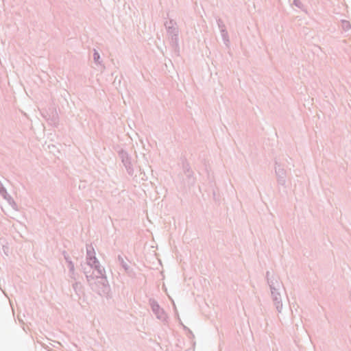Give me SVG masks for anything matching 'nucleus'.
I'll use <instances>...</instances> for the list:
<instances>
[{
	"label": "nucleus",
	"mask_w": 351,
	"mask_h": 351,
	"mask_svg": "<svg viewBox=\"0 0 351 351\" xmlns=\"http://www.w3.org/2000/svg\"><path fill=\"white\" fill-rule=\"evenodd\" d=\"M0 194L4 198H6V196L8 195L7 191H6L5 188L3 186V185H1V187L0 186Z\"/></svg>",
	"instance_id": "nucleus-22"
},
{
	"label": "nucleus",
	"mask_w": 351,
	"mask_h": 351,
	"mask_svg": "<svg viewBox=\"0 0 351 351\" xmlns=\"http://www.w3.org/2000/svg\"><path fill=\"white\" fill-rule=\"evenodd\" d=\"M17 319H18L19 323H22V319L20 317L19 315L17 316Z\"/></svg>",
	"instance_id": "nucleus-26"
},
{
	"label": "nucleus",
	"mask_w": 351,
	"mask_h": 351,
	"mask_svg": "<svg viewBox=\"0 0 351 351\" xmlns=\"http://www.w3.org/2000/svg\"><path fill=\"white\" fill-rule=\"evenodd\" d=\"M87 266L89 267L90 270L93 269L94 273L96 272V274L94 276L95 278L106 276L105 269L100 265L99 261L98 263L90 264Z\"/></svg>",
	"instance_id": "nucleus-12"
},
{
	"label": "nucleus",
	"mask_w": 351,
	"mask_h": 351,
	"mask_svg": "<svg viewBox=\"0 0 351 351\" xmlns=\"http://www.w3.org/2000/svg\"><path fill=\"white\" fill-rule=\"evenodd\" d=\"M288 164H290V160H287Z\"/></svg>",
	"instance_id": "nucleus-27"
},
{
	"label": "nucleus",
	"mask_w": 351,
	"mask_h": 351,
	"mask_svg": "<svg viewBox=\"0 0 351 351\" xmlns=\"http://www.w3.org/2000/svg\"><path fill=\"white\" fill-rule=\"evenodd\" d=\"M167 33L170 38V44L175 50L178 48V40H179V28L178 26L176 27H167L166 28Z\"/></svg>",
	"instance_id": "nucleus-2"
},
{
	"label": "nucleus",
	"mask_w": 351,
	"mask_h": 351,
	"mask_svg": "<svg viewBox=\"0 0 351 351\" xmlns=\"http://www.w3.org/2000/svg\"><path fill=\"white\" fill-rule=\"evenodd\" d=\"M73 289L75 293V298L80 299L83 294V287L80 282H75L73 284Z\"/></svg>",
	"instance_id": "nucleus-15"
},
{
	"label": "nucleus",
	"mask_w": 351,
	"mask_h": 351,
	"mask_svg": "<svg viewBox=\"0 0 351 351\" xmlns=\"http://www.w3.org/2000/svg\"><path fill=\"white\" fill-rule=\"evenodd\" d=\"M86 263L90 264L98 263V259L95 256V252L92 245L86 246Z\"/></svg>",
	"instance_id": "nucleus-8"
},
{
	"label": "nucleus",
	"mask_w": 351,
	"mask_h": 351,
	"mask_svg": "<svg viewBox=\"0 0 351 351\" xmlns=\"http://www.w3.org/2000/svg\"><path fill=\"white\" fill-rule=\"evenodd\" d=\"M95 278L97 280L96 283L99 287H100L101 291L104 293H108L110 290V285L108 284L106 276L96 277Z\"/></svg>",
	"instance_id": "nucleus-9"
},
{
	"label": "nucleus",
	"mask_w": 351,
	"mask_h": 351,
	"mask_svg": "<svg viewBox=\"0 0 351 351\" xmlns=\"http://www.w3.org/2000/svg\"><path fill=\"white\" fill-rule=\"evenodd\" d=\"M164 25L165 28H167V27H176L178 26L176 22L173 19H169V21H166L164 23Z\"/></svg>",
	"instance_id": "nucleus-20"
},
{
	"label": "nucleus",
	"mask_w": 351,
	"mask_h": 351,
	"mask_svg": "<svg viewBox=\"0 0 351 351\" xmlns=\"http://www.w3.org/2000/svg\"><path fill=\"white\" fill-rule=\"evenodd\" d=\"M119 156L121 159V162L125 168L126 169L128 173L130 176H132L134 173V169L131 162V157L130 156L128 153L123 149H121L119 152Z\"/></svg>",
	"instance_id": "nucleus-3"
},
{
	"label": "nucleus",
	"mask_w": 351,
	"mask_h": 351,
	"mask_svg": "<svg viewBox=\"0 0 351 351\" xmlns=\"http://www.w3.org/2000/svg\"><path fill=\"white\" fill-rule=\"evenodd\" d=\"M93 60H94V62L96 64H101V61L99 60H100V55H99V52L96 49H94Z\"/></svg>",
	"instance_id": "nucleus-19"
},
{
	"label": "nucleus",
	"mask_w": 351,
	"mask_h": 351,
	"mask_svg": "<svg viewBox=\"0 0 351 351\" xmlns=\"http://www.w3.org/2000/svg\"><path fill=\"white\" fill-rule=\"evenodd\" d=\"M117 262L120 266L124 269L125 272L130 277L135 275L134 270L130 267L127 258H123L121 255L119 254L117 256Z\"/></svg>",
	"instance_id": "nucleus-7"
},
{
	"label": "nucleus",
	"mask_w": 351,
	"mask_h": 351,
	"mask_svg": "<svg viewBox=\"0 0 351 351\" xmlns=\"http://www.w3.org/2000/svg\"><path fill=\"white\" fill-rule=\"evenodd\" d=\"M69 272H73L75 270L74 263L72 261H69L67 263Z\"/></svg>",
	"instance_id": "nucleus-23"
},
{
	"label": "nucleus",
	"mask_w": 351,
	"mask_h": 351,
	"mask_svg": "<svg viewBox=\"0 0 351 351\" xmlns=\"http://www.w3.org/2000/svg\"><path fill=\"white\" fill-rule=\"evenodd\" d=\"M220 32H221V38H222V40H223L224 44L226 46H228L230 43V40H229L228 33L226 29H222L221 31H220Z\"/></svg>",
	"instance_id": "nucleus-16"
},
{
	"label": "nucleus",
	"mask_w": 351,
	"mask_h": 351,
	"mask_svg": "<svg viewBox=\"0 0 351 351\" xmlns=\"http://www.w3.org/2000/svg\"><path fill=\"white\" fill-rule=\"evenodd\" d=\"M43 116L51 125H56L58 123V115L56 110H52L50 114L48 112H46V114L43 113Z\"/></svg>",
	"instance_id": "nucleus-13"
},
{
	"label": "nucleus",
	"mask_w": 351,
	"mask_h": 351,
	"mask_svg": "<svg viewBox=\"0 0 351 351\" xmlns=\"http://www.w3.org/2000/svg\"><path fill=\"white\" fill-rule=\"evenodd\" d=\"M280 291L278 292L271 293L274 304L278 312L280 313L282 308V298L280 295Z\"/></svg>",
	"instance_id": "nucleus-10"
},
{
	"label": "nucleus",
	"mask_w": 351,
	"mask_h": 351,
	"mask_svg": "<svg viewBox=\"0 0 351 351\" xmlns=\"http://www.w3.org/2000/svg\"><path fill=\"white\" fill-rule=\"evenodd\" d=\"M266 279L270 288L271 293L278 292L283 288L282 282L280 280L278 275L271 274L267 271L266 272Z\"/></svg>",
	"instance_id": "nucleus-1"
},
{
	"label": "nucleus",
	"mask_w": 351,
	"mask_h": 351,
	"mask_svg": "<svg viewBox=\"0 0 351 351\" xmlns=\"http://www.w3.org/2000/svg\"><path fill=\"white\" fill-rule=\"evenodd\" d=\"M339 27L346 36H351V24L350 21L344 19L341 20Z\"/></svg>",
	"instance_id": "nucleus-14"
},
{
	"label": "nucleus",
	"mask_w": 351,
	"mask_h": 351,
	"mask_svg": "<svg viewBox=\"0 0 351 351\" xmlns=\"http://www.w3.org/2000/svg\"><path fill=\"white\" fill-rule=\"evenodd\" d=\"M64 258L65 259L66 262L68 263L69 261H71L69 255L66 253V252L64 251L62 252Z\"/></svg>",
	"instance_id": "nucleus-24"
},
{
	"label": "nucleus",
	"mask_w": 351,
	"mask_h": 351,
	"mask_svg": "<svg viewBox=\"0 0 351 351\" xmlns=\"http://www.w3.org/2000/svg\"><path fill=\"white\" fill-rule=\"evenodd\" d=\"M87 266L89 267L90 270L93 269L94 273L96 272V274L94 276L95 278L106 276L105 269L100 265L99 261L98 263L90 264Z\"/></svg>",
	"instance_id": "nucleus-11"
},
{
	"label": "nucleus",
	"mask_w": 351,
	"mask_h": 351,
	"mask_svg": "<svg viewBox=\"0 0 351 351\" xmlns=\"http://www.w3.org/2000/svg\"><path fill=\"white\" fill-rule=\"evenodd\" d=\"M182 168L187 179L188 185L193 186L195 183V178L193 176V171L191 170L189 163L186 160L182 162Z\"/></svg>",
	"instance_id": "nucleus-6"
},
{
	"label": "nucleus",
	"mask_w": 351,
	"mask_h": 351,
	"mask_svg": "<svg viewBox=\"0 0 351 351\" xmlns=\"http://www.w3.org/2000/svg\"><path fill=\"white\" fill-rule=\"evenodd\" d=\"M213 196L214 197L215 196V191L213 192Z\"/></svg>",
	"instance_id": "nucleus-29"
},
{
	"label": "nucleus",
	"mask_w": 351,
	"mask_h": 351,
	"mask_svg": "<svg viewBox=\"0 0 351 351\" xmlns=\"http://www.w3.org/2000/svg\"><path fill=\"white\" fill-rule=\"evenodd\" d=\"M275 172L278 184L285 186L286 184L287 171L278 160L275 161Z\"/></svg>",
	"instance_id": "nucleus-4"
},
{
	"label": "nucleus",
	"mask_w": 351,
	"mask_h": 351,
	"mask_svg": "<svg viewBox=\"0 0 351 351\" xmlns=\"http://www.w3.org/2000/svg\"><path fill=\"white\" fill-rule=\"evenodd\" d=\"M149 304L151 306V308L157 317V319L164 322L167 319V315L165 313L164 310L160 308L158 303L154 299L149 300Z\"/></svg>",
	"instance_id": "nucleus-5"
},
{
	"label": "nucleus",
	"mask_w": 351,
	"mask_h": 351,
	"mask_svg": "<svg viewBox=\"0 0 351 351\" xmlns=\"http://www.w3.org/2000/svg\"><path fill=\"white\" fill-rule=\"evenodd\" d=\"M292 5H295L302 11L305 10V6L303 5L300 0H293Z\"/></svg>",
	"instance_id": "nucleus-18"
},
{
	"label": "nucleus",
	"mask_w": 351,
	"mask_h": 351,
	"mask_svg": "<svg viewBox=\"0 0 351 351\" xmlns=\"http://www.w3.org/2000/svg\"><path fill=\"white\" fill-rule=\"evenodd\" d=\"M69 276H70L71 278H72L73 280H75L76 278H75V271H73V272H69Z\"/></svg>",
	"instance_id": "nucleus-25"
},
{
	"label": "nucleus",
	"mask_w": 351,
	"mask_h": 351,
	"mask_svg": "<svg viewBox=\"0 0 351 351\" xmlns=\"http://www.w3.org/2000/svg\"><path fill=\"white\" fill-rule=\"evenodd\" d=\"M217 23L220 31H221L223 29H226L225 24L220 18L217 19Z\"/></svg>",
	"instance_id": "nucleus-21"
},
{
	"label": "nucleus",
	"mask_w": 351,
	"mask_h": 351,
	"mask_svg": "<svg viewBox=\"0 0 351 351\" xmlns=\"http://www.w3.org/2000/svg\"><path fill=\"white\" fill-rule=\"evenodd\" d=\"M83 271L84 274L86 275V278L88 282H90L91 280H93L95 278L94 277V271L92 272V274H90V271H88L86 269V267H83Z\"/></svg>",
	"instance_id": "nucleus-17"
},
{
	"label": "nucleus",
	"mask_w": 351,
	"mask_h": 351,
	"mask_svg": "<svg viewBox=\"0 0 351 351\" xmlns=\"http://www.w3.org/2000/svg\"><path fill=\"white\" fill-rule=\"evenodd\" d=\"M23 116H26V114L23 112Z\"/></svg>",
	"instance_id": "nucleus-28"
}]
</instances>
